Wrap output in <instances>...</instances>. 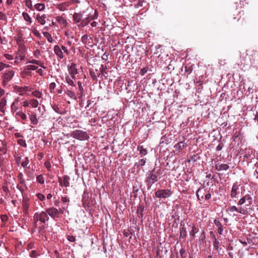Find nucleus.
<instances>
[{
    "label": "nucleus",
    "instance_id": "nucleus-27",
    "mask_svg": "<svg viewBox=\"0 0 258 258\" xmlns=\"http://www.w3.org/2000/svg\"><path fill=\"white\" fill-rule=\"evenodd\" d=\"M22 16L24 20L27 22L28 24H31L32 23V19L30 15L26 12H23Z\"/></svg>",
    "mask_w": 258,
    "mask_h": 258
},
{
    "label": "nucleus",
    "instance_id": "nucleus-26",
    "mask_svg": "<svg viewBox=\"0 0 258 258\" xmlns=\"http://www.w3.org/2000/svg\"><path fill=\"white\" fill-rule=\"evenodd\" d=\"M65 79H66V82L68 83V84L70 86H71L72 87H75L76 86V84L74 82V81H73V79L71 76L68 75H67L66 76V77H65Z\"/></svg>",
    "mask_w": 258,
    "mask_h": 258
},
{
    "label": "nucleus",
    "instance_id": "nucleus-12",
    "mask_svg": "<svg viewBox=\"0 0 258 258\" xmlns=\"http://www.w3.org/2000/svg\"><path fill=\"white\" fill-rule=\"evenodd\" d=\"M14 76V72L12 70L8 71L3 76V83L6 85L8 82L10 81Z\"/></svg>",
    "mask_w": 258,
    "mask_h": 258
},
{
    "label": "nucleus",
    "instance_id": "nucleus-23",
    "mask_svg": "<svg viewBox=\"0 0 258 258\" xmlns=\"http://www.w3.org/2000/svg\"><path fill=\"white\" fill-rule=\"evenodd\" d=\"M29 100V107L32 108H35L38 107L39 104L38 100L34 98H31Z\"/></svg>",
    "mask_w": 258,
    "mask_h": 258
},
{
    "label": "nucleus",
    "instance_id": "nucleus-36",
    "mask_svg": "<svg viewBox=\"0 0 258 258\" xmlns=\"http://www.w3.org/2000/svg\"><path fill=\"white\" fill-rule=\"evenodd\" d=\"M146 158H142L140 159L138 162H136L135 163L134 166H137L138 167L139 166H143L146 164Z\"/></svg>",
    "mask_w": 258,
    "mask_h": 258
},
{
    "label": "nucleus",
    "instance_id": "nucleus-55",
    "mask_svg": "<svg viewBox=\"0 0 258 258\" xmlns=\"http://www.w3.org/2000/svg\"><path fill=\"white\" fill-rule=\"evenodd\" d=\"M137 3H135V7L138 8L143 6V3L144 0H137Z\"/></svg>",
    "mask_w": 258,
    "mask_h": 258
},
{
    "label": "nucleus",
    "instance_id": "nucleus-22",
    "mask_svg": "<svg viewBox=\"0 0 258 258\" xmlns=\"http://www.w3.org/2000/svg\"><path fill=\"white\" fill-rule=\"evenodd\" d=\"M229 168V166L227 164H220L218 163L215 165V169L217 171H224L227 170Z\"/></svg>",
    "mask_w": 258,
    "mask_h": 258
},
{
    "label": "nucleus",
    "instance_id": "nucleus-45",
    "mask_svg": "<svg viewBox=\"0 0 258 258\" xmlns=\"http://www.w3.org/2000/svg\"><path fill=\"white\" fill-rule=\"evenodd\" d=\"M56 87V84L54 82H52L49 84V89L51 93H54Z\"/></svg>",
    "mask_w": 258,
    "mask_h": 258
},
{
    "label": "nucleus",
    "instance_id": "nucleus-15",
    "mask_svg": "<svg viewBox=\"0 0 258 258\" xmlns=\"http://www.w3.org/2000/svg\"><path fill=\"white\" fill-rule=\"evenodd\" d=\"M38 67L33 64H29L24 67L23 73L26 75H30L31 71H36Z\"/></svg>",
    "mask_w": 258,
    "mask_h": 258
},
{
    "label": "nucleus",
    "instance_id": "nucleus-52",
    "mask_svg": "<svg viewBox=\"0 0 258 258\" xmlns=\"http://www.w3.org/2000/svg\"><path fill=\"white\" fill-rule=\"evenodd\" d=\"M91 39V38L87 35H84L82 37V41L83 43L87 44L88 40Z\"/></svg>",
    "mask_w": 258,
    "mask_h": 258
},
{
    "label": "nucleus",
    "instance_id": "nucleus-35",
    "mask_svg": "<svg viewBox=\"0 0 258 258\" xmlns=\"http://www.w3.org/2000/svg\"><path fill=\"white\" fill-rule=\"evenodd\" d=\"M16 115L20 117V118L24 120H25L27 118V115L23 112L22 111H19L16 112Z\"/></svg>",
    "mask_w": 258,
    "mask_h": 258
},
{
    "label": "nucleus",
    "instance_id": "nucleus-29",
    "mask_svg": "<svg viewBox=\"0 0 258 258\" xmlns=\"http://www.w3.org/2000/svg\"><path fill=\"white\" fill-rule=\"evenodd\" d=\"M68 206H69V204H67V205H63L60 208L58 209L59 214H65L66 213L69 214V211L68 210H67Z\"/></svg>",
    "mask_w": 258,
    "mask_h": 258
},
{
    "label": "nucleus",
    "instance_id": "nucleus-41",
    "mask_svg": "<svg viewBox=\"0 0 258 258\" xmlns=\"http://www.w3.org/2000/svg\"><path fill=\"white\" fill-rule=\"evenodd\" d=\"M247 210L242 206L237 207L236 212L238 213H240L242 215H246L247 214Z\"/></svg>",
    "mask_w": 258,
    "mask_h": 258
},
{
    "label": "nucleus",
    "instance_id": "nucleus-32",
    "mask_svg": "<svg viewBox=\"0 0 258 258\" xmlns=\"http://www.w3.org/2000/svg\"><path fill=\"white\" fill-rule=\"evenodd\" d=\"M35 9L38 11H43L45 8V5L41 3H37L34 5Z\"/></svg>",
    "mask_w": 258,
    "mask_h": 258
},
{
    "label": "nucleus",
    "instance_id": "nucleus-62",
    "mask_svg": "<svg viewBox=\"0 0 258 258\" xmlns=\"http://www.w3.org/2000/svg\"><path fill=\"white\" fill-rule=\"evenodd\" d=\"M32 33L34 35L37 37H40V34L39 32L35 28H34L32 30Z\"/></svg>",
    "mask_w": 258,
    "mask_h": 258
},
{
    "label": "nucleus",
    "instance_id": "nucleus-34",
    "mask_svg": "<svg viewBox=\"0 0 258 258\" xmlns=\"http://www.w3.org/2000/svg\"><path fill=\"white\" fill-rule=\"evenodd\" d=\"M32 95L38 99H40L42 97V93L38 90H35L32 92Z\"/></svg>",
    "mask_w": 258,
    "mask_h": 258
},
{
    "label": "nucleus",
    "instance_id": "nucleus-3",
    "mask_svg": "<svg viewBox=\"0 0 258 258\" xmlns=\"http://www.w3.org/2000/svg\"><path fill=\"white\" fill-rule=\"evenodd\" d=\"M196 195L198 199L200 201L203 199L209 200L211 198V194L210 190L204 187L199 188L196 192Z\"/></svg>",
    "mask_w": 258,
    "mask_h": 258
},
{
    "label": "nucleus",
    "instance_id": "nucleus-2",
    "mask_svg": "<svg viewBox=\"0 0 258 258\" xmlns=\"http://www.w3.org/2000/svg\"><path fill=\"white\" fill-rule=\"evenodd\" d=\"M35 226H37V223L39 221L41 223H45L49 219V216L46 211L36 212L33 217Z\"/></svg>",
    "mask_w": 258,
    "mask_h": 258
},
{
    "label": "nucleus",
    "instance_id": "nucleus-9",
    "mask_svg": "<svg viewBox=\"0 0 258 258\" xmlns=\"http://www.w3.org/2000/svg\"><path fill=\"white\" fill-rule=\"evenodd\" d=\"M240 184L238 182L233 183L230 192V197L231 198H236L240 194Z\"/></svg>",
    "mask_w": 258,
    "mask_h": 258
},
{
    "label": "nucleus",
    "instance_id": "nucleus-11",
    "mask_svg": "<svg viewBox=\"0 0 258 258\" xmlns=\"http://www.w3.org/2000/svg\"><path fill=\"white\" fill-rule=\"evenodd\" d=\"M45 211L47 215L52 219H54L58 217V210L55 207H52L47 208Z\"/></svg>",
    "mask_w": 258,
    "mask_h": 258
},
{
    "label": "nucleus",
    "instance_id": "nucleus-24",
    "mask_svg": "<svg viewBox=\"0 0 258 258\" xmlns=\"http://www.w3.org/2000/svg\"><path fill=\"white\" fill-rule=\"evenodd\" d=\"M215 225L218 228L217 231L219 234L222 235L223 231V228L222 227V225L220 221L215 219L214 221Z\"/></svg>",
    "mask_w": 258,
    "mask_h": 258
},
{
    "label": "nucleus",
    "instance_id": "nucleus-21",
    "mask_svg": "<svg viewBox=\"0 0 258 258\" xmlns=\"http://www.w3.org/2000/svg\"><path fill=\"white\" fill-rule=\"evenodd\" d=\"M55 19L62 28H64L67 26L68 23L67 20L62 16H57Z\"/></svg>",
    "mask_w": 258,
    "mask_h": 258
},
{
    "label": "nucleus",
    "instance_id": "nucleus-44",
    "mask_svg": "<svg viewBox=\"0 0 258 258\" xmlns=\"http://www.w3.org/2000/svg\"><path fill=\"white\" fill-rule=\"evenodd\" d=\"M29 163V158H28V157H26L24 158V160L22 162L21 166L25 168V167L27 166V165H28Z\"/></svg>",
    "mask_w": 258,
    "mask_h": 258
},
{
    "label": "nucleus",
    "instance_id": "nucleus-38",
    "mask_svg": "<svg viewBox=\"0 0 258 258\" xmlns=\"http://www.w3.org/2000/svg\"><path fill=\"white\" fill-rule=\"evenodd\" d=\"M96 71H97V70H96L95 71H94V70H90V76L93 80H97V77H99V76H100V74H98V75H96V72H95Z\"/></svg>",
    "mask_w": 258,
    "mask_h": 258
},
{
    "label": "nucleus",
    "instance_id": "nucleus-4",
    "mask_svg": "<svg viewBox=\"0 0 258 258\" xmlns=\"http://www.w3.org/2000/svg\"><path fill=\"white\" fill-rule=\"evenodd\" d=\"M71 137L73 138L80 141L88 140L89 139V136L87 132L82 130H76L71 133Z\"/></svg>",
    "mask_w": 258,
    "mask_h": 258
},
{
    "label": "nucleus",
    "instance_id": "nucleus-50",
    "mask_svg": "<svg viewBox=\"0 0 258 258\" xmlns=\"http://www.w3.org/2000/svg\"><path fill=\"white\" fill-rule=\"evenodd\" d=\"M33 55L36 58H39L41 55L40 51L38 49H36L33 52Z\"/></svg>",
    "mask_w": 258,
    "mask_h": 258
},
{
    "label": "nucleus",
    "instance_id": "nucleus-47",
    "mask_svg": "<svg viewBox=\"0 0 258 258\" xmlns=\"http://www.w3.org/2000/svg\"><path fill=\"white\" fill-rule=\"evenodd\" d=\"M38 60L33 59L31 57L28 58L26 61L27 63L35 64L37 65Z\"/></svg>",
    "mask_w": 258,
    "mask_h": 258
},
{
    "label": "nucleus",
    "instance_id": "nucleus-58",
    "mask_svg": "<svg viewBox=\"0 0 258 258\" xmlns=\"http://www.w3.org/2000/svg\"><path fill=\"white\" fill-rule=\"evenodd\" d=\"M52 108L54 110V111L55 112H56V113L60 114H62V112L60 111L59 108L57 105H55L52 106Z\"/></svg>",
    "mask_w": 258,
    "mask_h": 258
},
{
    "label": "nucleus",
    "instance_id": "nucleus-17",
    "mask_svg": "<svg viewBox=\"0 0 258 258\" xmlns=\"http://www.w3.org/2000/svg\"><path fill=\"white\" fill-rule=\"evenodd\" d=\"M186 146V143L184 141H180L178 143L176 144L174 148L175 149V152H181Z\"/></svg>",
    "mask_w": 258,
    "mask_h": 258
},
{
    "label": "nucleus",
    "instance_id": "nucleus-54",
    "mask_svg": "<svg viewBox=\"0 0 258 258\" xmlns=\"http://www.w3.org/2000/svg\"><path fill=\"white\" fill-rule=\"evenodd\" d=\"M36 196L37 198V199L41 201H43L45 199L44 195L41 193L37 194L36 195Z\"/></svg>",
    "mask_w": 258,
    "mask_h": 258
},
{
    "label": "nucleus",
    "instance_id": "nucleus-14",
    "mask_svg": "<svg viewBox=\"0 0 258 258\" xmlns=\"http://www.w3.org/2000/svg\"><path fill=\"white\" fill-rule=\"evenodd\" d=\"M28 115L31 123L34 125H37L39 122V117H37V114L34 112H32Z\"/></svg>",
    "mask_w": 258,
    "mask_h": 258
},
{
    "label": "nucleus",
    "instance_id": "nucleus-37",
    "mask_svg": "<svg viewBox=\"0 0 258 258\" xmlns=\"http://www.w3.org/2000/svg\"><path fill=\"white\" fill-rule=\"evenodd\" d=\"M36 181L40 184H43L45 182V178L42 174H39L36 176Z\"/></svg>",
    "mask_w": 258,
    "mask_h": 258
},
{
    "label": "nucleus",
    "instance_id": "nucleus-53",
    "mask_svg": "<svg viewBox=\"0 0 258 258\" xmlns=\"http://www.w3.org/2000/svg\"><path fill=\"white\" fill-rule=\"evenodd\" d=\"M61 202L63 205H66V203L69 204L70 202V199L67 197H62L61 198Z\"/></svg>",
    "mask_w": 258,
    "mask_h": 258
},
{
    "label": "nucleus",
    "instance_id": "nucleus-48",
    "mask_svg": "<svg viewBox=\"0 0 258 258\" xmlns=\"http://www.w3.org/2000/svg\"><path fill=\"white\" fill-rule=\"evenodd\" d=\"M44 165L48 171H50L51 169V163L49 160H47L44 162Z\"/></svg>",
    "mask_w": 258,
    "mask_h": 258
},
{
    "label": "nucleus",
    "instance_id": "nucleus-56",
    "mask_svg": "<svg viewBox=\"0 0 258 258\" xmlns=\"http://www.w3.org/2000/svg\"><path fill=\"white\" fill-rule=\"evenodd\" d=\"M11 66L9 64H7L4 63L3 62L0 61V71L3 70L6 68H9Z\"/></svg>",
    "mask_w": 258,
    "mask_h": 258
},
{
    "label": "nucleus",
    "instance_id": "nucleus-39",
    "mask_svg": "<svg viewBox=\"0 0 258 258\" xmlns=\"http://www.w3.org/2000/svg\"><path fill=\"white\" fill-rule=\"evenodd\" d=\"M138 150L140 152V154L142 155H146L147 154V151L144 148L143 146H139L137 148Z\"/></svg>",
    "mask_w": 258,
    "mask_h": 258
},
{
    "label": "nucleus",
    "instance_id": "nucleus-57",
    "mask_svg": "<svg viewBox=\"0 0 258 258\" xmlns=\"http://www.w3.org/2000/svg\"><path fill=\"white\" fill-rule=\"evenodd\" d=\"M246 201H245V198L243 196L241 198L239 199L237 203V205L238 206H242L243 205Z\"/></svg>",
    "mask_w": 258,
    "mask_h": 258
},
{
    "label": "nucleus",
    "instance_id": "nucleus-31",
    "mask_svg": "<svg viewBox=\"0 0 258 258\" xmlns=\"http://www.w3.org/2000/svg\"><path fill=\"white\" fill-rule=\"evenodd\" d=\"M43 33V35H44V37H45L47 39V41L50 42V43H53L54 42V39L53 38V37H52L51 35L47 32H42Z\"/></svg>",
    "mask_w": 258,
    "mask_h": 258
},
{
    "label": "nucleus",
    "instance_id": "nucleus-60",
    "mask_svg": "<svg viewBox=\"0 0 258 258\" xmlns=\"http://www.w3.org/2000/svg\"><path fill=\"white\" fill-rule=\"evenodd\" d=\"M214 238L215 240L213 242V246L214 248L217 250L219 247V242L217 240V239L215 237Z\"/></svg>",
    "mask_w": 258,
    "mask_h": 258
},
{
    "label": "nucleus",
    "instance_id": "nucleus-8",
    "mask_svg": "<svg viewBox=\"0 0 258 258\" xmlns=\"http://www.w3.org/2000/svg\"><path fill=\"white\" fill-rule=\"evenodd\" d=\"M15 91L18 93L20 95L23 96L28 92H31L32 90V88L31 86H16L14 87Z\"/></svg>",
    "mask_w": 258,
    "mask_h": 258
},
{
    "label": "nucleus",
    "instance_id": "nucleus-59",
    "mask_svg": "<svg viewBox=\"0 0 258 258\" xmlns=\"http://www.w3.org/2000/svg\"><path fill=\"white\" fill-rule=\"evenodd\" d=\"M22 104V106L24 107H27L29 106V100L24 99Z\"/></svg>",
    "mask_w": 258,
    "mask_h": 258
},
{
    "label": "nucleus",
    "instance_id": "nucleus-43",
    "mask_svg": "<svg viewBox=\"0 0 258 258\" xmlns=\"http://www.w3.org/2000/svg\"><path fill=\"white\" fill-rule=\"evenodd\" d=\"M17 143L18 145H20L21 146H22L23 147H27V144L26 142V141L22 139H20L17 140Z\"/></svg>",
    "mask_w": 258,
    "mask_h": 258
},
{
    "label": "nucleus",
    "instance_id": "nucleus-51",
    "mask_svg": "<svg viewBox=\"0 0 258 258\" xmlns=\"http://www.w3.org/2000/svg\"><path fill=\"white\" fill-rule=\"evenodd\" d=\"M17 44L22 47L23 46V40L21 37H18L16 38Z\"/></svg>",
    "mask_w": 258,
    "mask_h": 258
},
{
    "label": "nucleus",
    "instance_id": "nucleus-20",
    "mask_svg": "<svg viewBox=\"0 0 258 258\" xmlns=\"http://www.w3.org/2000/svg\"><path fill=\"white\" fill-rule=\"evenodd\" d=\"M180 237L182 239H185L187 236L186 229L184 226V224L180 223Z\"/></svg>",
    "mask_w": 258,
    "mask_h": 258
},
{
    "label": "nucleus",
    "instance_id": "nucleus-13",
    "mask_svg": "<svg viewBox=\"0 0 258 258\" xmlns=\"http://www.w3.org/2000/svg\"><path fill=\"white\" fill-rule=\"evenodd\" d=\"M70 177L68 175H64L62 178L59 177L58 182L61 186L69 187L70 186Z\"/></svg>",
    "mask_w": 258,
    "mask_h": 258
},
{
    "label": "nucleus",
    "instance_id": "nucleus-19",
    "mask_svg": "<svg viewBox=\"0 0 258 258\" xmlns=\"http://www.w3.org/2000/svg\"><path fill=\"white\" fill-rule=\"evenodd\" d=\"M54 52L56 55L59 58L62 59L64 58V55L61 48L58 45H55L54 46Z\"/></svg>",
    "mask_w": 258,
    "mask_h": 258
},
{
    "label": "nucleus",
    "instance_id": "nucleus-40",
    "mask_svg": "<svg viewBox=\"0 0 258 258\" xmlns=\"http://www.w3.org/2000/svg\"><path fill=\"white\" fill-rule=\"evenodd\" d=\"M237 210V207L235 206H229L226 209V211L227 213H233L235 212H236Z\"/></svg>",
    "mask_w": 258,
    "mask_h": 258
},
{
    "label": "nucleus",
    "instance_id": "nucleus-64",
    "mask_svg": "<svg viewBox=\"0 0 258 258\" xmlns=\"http://www.w3.org/2000/svg\"><path fill=\"white\" fill-rule=\"evenodd\" d=\"M67 239L70 242H75L76 240V238L73 235H68Z\"/></svg>",
    "mask_w": 258,
    "mask_h": 258
},
{
    "label": "nucleus",
    "instance_id": "nucleus-46",
    "mask_svg": "<svg viewBox=\"0 0 258 258\" xmlns=\"http://www.w3.org/2000/svg\"><path fill=\"white\" fill-rule=\"evenodd\" d=\"M25 5L30 10H33V7L32 6L31 0H25Z\"/></svg>",
    "mask_w": 258,
    "mask_h": 258
},
{
    "label": "nucleus",
    "instance_id": "nucleus-42",
    "mask_svg": "<svg viewBox=\"0 0 258 258\" xmlns=\"http://www.w3.org/2000/svg\"><path fill=\"white\" fill-rule=\"evenodd\" d=\"M244 198H245V201L248 203V204L247 206H250L252 204V197L249 194H246L243 196Z\"/></svg>",
    "mask_w": 258,
    "mask_h": 258
},
{
    "label": "nucleus",
    "instance_id": "nucleus-61",
    "mask_svg": "<svg viewBox=\"0 0 258 258\" xmlns=\"http://www.w3.org/2000/svg\"><path fill=\"white\" fill-rule=\"evenodd\" d=\"M4 56L8 60H13L14 59L13 56L10 54L6 53L4 55Z\"/></svg>",
    "mask_w": 258,
    "mask_h": 258
},
{
    "label": "nucleus",
    "instance_id": "nucleus-5",
    "mask_svg": "<svg viewBox=\"0 0 258 258\" xmlns=\"http://www.w3.org/2000/svg\"><path fill=\"white\" fill-rule=\"evenodd\" d=\"M97 17V11L95 10L93 14L90 13L86 18H84L82 21V23L78 24V26L79 27L83 28L86 26L91 20L96 19Z\"/></svg>",
    "mask_w": 258,
    "mask_h": 258
},
{
    "label": "nucleus",
    "instance_id": "nucleus-63",
    "mask_svg": "<svg viewBox=\"0 0 258 258\" xmlns=\"http://www.w3.org/2000/svg\"><path fill=\"white\" fill-rule=\"evenodd\" d=\"M148 69L147 68H142L140 70V75L142 76H144L147 72H148Z\"/></svg>",
    "mask_w": 258,
    "mask_h": 258
},
{
    "label": "nucleus",
    "instance_id": "nucleus-7",
    "mask_svg": "<svg viewBox=\"0 0 258 258\" xmlns=\"http://www.w3.org/2000/svg\"><path fill=\"white\" fill-rule=\"evenodd\" d=\"M68 71L70 76H71L74 80L80 79L79 75H78L79 71L76 63H72L71 66H69Z\"/></svg>",
    "mask_w": 258,
    "mask_h": 258
},
{
    "label": "nucleus",
    "instance_id": "nucleus-18",
    "mask_svg": "<svg viewBox=\"0 0 258 258\" xmlns=\"http://www.w3.org/2000/svg\"><path fill=\"white\" fill-rule=\"evenodd\" d=\"M19 98L17 97L16 99H15L14 101L12 103L11 105L12 112L14 113L17 112V111H18V110L19 109Z\"/></svg>",
    "mask_w": 258,
    "mask_h": 258
},
{
    "label": "nucleus",
    "instance_id": "nucleus-6",
    "mask_svg": "<svg viewBox=\"0 0 258 258\" xmlns=\"http://www.w3.org/2000/svg\"><path fill=\"white\" fill-rule=\"evenodd\" d=\"M172 194V192L169 189H158L155 192V196L160 199H166L169 198Z\"/></svg>",
    "mask_w": 258,
    "mask_h": 258
},
{
    "label": "nucleus",
    "instance_id": "nucleus-30",
    "mask_svg": "<svg viewBox=\"0 0 258 258\" xmlns=\"http://www.w3.org/2000/svg\"><path fill=\"white\" fill-rule=\"evenodd\" d=\"M64 93L68 96H69L71 98L73 99H76L75 94L73 91L69 89H67L64 90Z\"/></svg>",
    "mask_w": 258,
    "mask_h": 258
},
{
    "label": "nucleus",
    "instance_id": "nucleus-33",
    "mask_svg": "<svg viewBox=\"0 0 258 258\" xmlns=\"http://www.w3.org/2000/svg\"><path fill=\"white\" fill-rule=\"evenodd\" d=\"M7 104V100L5 98H3L0 101V111L4 112L5 107Z\"/></svg>",
    "mask_w": 258,
    "mask_h": 258
},
{
    "label": "nucleus",
    "instance_id": "nucleus-49",
    "mask_svg": "<svg viewBox=\"0 0 258 258\" xmlns=\"http://www.w3.org/2000/svg\"><path fill=\"white\" fill-rule=\"evenodd\" d=\"M82 82H81L80 81H78V87H79V90L80 91V97H81L83 96V95L84 89H83V87L82 86Z\"/></svg>",
    "mask_w": 258,
    "mask_h": 258
},
{
    "label": "nucleus",
    "instance_id": "nucleus-16",
    "mask_svg": "<svg viewBox=\"0 0 258 258\" xmlns=\"http://www.w3.org/2000/svg\"><path fill=\"white\" fill-rule=\"evenodd\" d=\"M73 21L76 24H80L83 21V14L81 13H75L73 16Z\"/></svg>",
    "mask_w": 258,
    "mask_h": 258
},
{
    "label": "nucleus",
    "instance_id": "nucleus-28",
    "mask_svg": "<svg viewBox=\"0 0 258 258\" xmlns=\"http://www.w3.org/2000/svg\"><path fill=\"white\" fill-rule=\"evenodd\" d=\"M199 231V228L196 226L195 224H193L191 227V230L189 232L190 236L192 238H195V234L197 233Z\"/></svg>",
    "mask_w": 258,
    "mask_h": 258
},
{
    "label": "nucleus",
    "instance_id": "nucleus-10",
    "mask_svg": "<svg viewBox=\"0 0 258 258\" xmlns=\"http://www.w3.org/2000/svg\"><path fill=\"white\" fill-rule=\"evenodd\" d=\"M30 199L27 197L23 196L22 206L23 211L25 214L27 215L29 213V208L30 206Z\"/></svg>",
    "mask_w": 258,
    "mask_h": 258
},
{
    "label": "nucleus",
    "instance_id": "nucleus-25",
    "mask_svg": "<svg viewBox=\"0 0 258 258\" xmlns=\"http://www.w3.org/2000/svg\"><path fill=\"white\" fill-rule=\"evenodd\" d=\"M46 18V15L45 14H43L41 16H40L39 14L37 15L36 19L37 20L38 22L41 24V25H44L46 23L45 19Z\"/></svg>",
    "mask_w": 258,
    "mask_h": 258
},
{
    "label": "nucleus",
    "instance_id": "nucleus-1",
    "mask_svg": "<svg viewBox=\"0 0 258 258\" xmlns=\"http://www.w3.org/2000/svg\"><path fill=\"white\" fill-rule=\"evenodd\" d=\"M162 174V171L160 169L157 170L154 169L149 172L146 179L148 188H150L154 183L161 178Z\"/></svg>",
    "mask_w": 258,
    "mask_h": 258
}]
</instances>
